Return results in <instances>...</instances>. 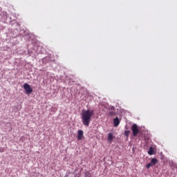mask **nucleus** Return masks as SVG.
<instances>
[{
    "instance_id": "7ed1b4c3",
    "label": "nucleus",
    "mask_w": 177,
    "mask_h": 177,
    "mask_svg": "<svg viewBox=\"0 0 177 177\" xmlns=\"http://www.w3.org/2000/svg\"><path fill=\"white\" fill-rule=\"evenodd\" d=\"M131 131H133V136H138V134L139 133V129L138 128V124H133L131 127Z\"/></svg>"
},
{
    "instance_id": "0eeeda50",
    "label": "nucleus",
    "mask_w": 177,
    "mask_h": 177,
    "mask_svg": "<svg viewBox=\"0 0 177 177\" xmlns=\"http://www.w3.org/2000/svg\"><path fill=\"white\" fill-rule=\"evenodd\" d=\"M108 140H109V142H112L113 141V133H109Z\"/></svg>"
},
{
    "instance_id": "4468645a",
    "label": "nucleus",
    "mask_w": 177,
    "mask_h": 177,
    "mask_svg": "<svg viewBox=\"0 0 177 177\" xmlns=\"http://www.w3.org/2000/svg\"><path fill=\"white\" fill-rule=\"evenodd\" d=\"M84 177H91V176H84Z\"/></svg>"
},
{
    "instance_id": "9d476101",
    "label": "nucleus",
    "mask_w": 177,
    "mask_h": 177,
    "mask_svg": "<svg viewBox=\"0 0 177 177\" xmlns=\"http://www.w3.org/2000/svg\"><path fill=\"white\" fill-rule=\"evenodd\" d=\"M84 175H85V176H91V173L88 171H86L84 172Z\"/></svg>"
},
{
    "instance_id": "423d86ee",
    "label": "nucleus",
    "mask_w": 177,
    "mask_h": 177,
    "mask_svg": "<svg viewBox=\"0 0 177 177\" xmlns=\"http://www.w3.org/2000/svg\"><path fill=\"white\" fill-rule=\"evenodd\" d=\"M148 154L149 156H153V154H154V149L153 148V147H149V149L148 151Z\"/></svg>"
},
{
    "instance_id": "20e7f679",
    "label": "nucleus",
    "mask_w": 177,
    "mask_h": 177,
    "mask_svg": "<svg viewBox=\"0 0 177 177\" xmlns=\"http://www.w3.org/2000/svg\"><path fill=\"white\" fill-rule=\"evenodd\" d=\"M82 138H84V131L82 130H79L77 131V140H82Z\"/></svg>"
},
{
    "instance_id": "6e6552de",
    "label": "nucleus",
    "mask_w": 177,
    "mask_h": 177,
    "mask_svg": "<svg viewBox=\"0 0 177 177\" xmlns=\"http://www.w3.org/2000/svg\"><path fill=\"white\" fill-rule=\"evenodd\" d=\"M157 162H158V161L157 160V158H153V159H151V163L153 165H156V164H157Z\"/></svg>"
},
{
    "instance_id": "1a4fd4ad",
    "label": "nucleus",
    "mask_w": 177,
    "mask_h": 177,
    "mask_svg": "<svg viewBox=\"0 0 177 177\" xmlns=\"http://www.w3.org/2000/svg\"><path fill=\"white\" fill-rule=\"evenodd\" d=\"M109 115H111V116L115 115V112H114V111H110V112H109Z\"/></svg>"
},
{
    "instance_id": "f03ea898",
    "label": "nucleus",
    "mask_w": 177,
    "mask_h": 177,
    "mask_svg": "<svg viewBox=\"0 0 177 177\" xmlns=\"http://www.w3.org/2000/svg\"><path fill=\"white\" fill-rule=\"evenodd\" d=\"M24 89L26 91V93L27 95H30V93H32V88H31V86L30 84L25 83L24 84Z\"/></svg>"
},
{
    "instance_id": "ddd939ff",
    "label": "nucleus",
    "mask_w": 177,
    "mask_h": 177,
    "mask_svg": "<svg viewBox=\"0 0 177 177\" xmlns=\"http://www.w3.org/2000/svg\"><path fill=\"white\" fill-rule=\"evenodd\" d=\"M3 151H5V148H0V153H3Z\"/></svg>"
},
{
    "instance_id": "f257e3e1",
    "label": "nucleus",
    "mask_w": 177,
    "mask_h": 177,
    "mask_svg": "<svg viewBox=\"0 0 177 177\" xmlns=\"http://www.w3.org/2000/svg\"><path fill=\"white\" fill-rule=\"evenodd\" d=\"M95 115V111L92 109L83 110L82 111V121L85 127H89L92 117Z\"/></svg>"
},
{
    "instance_id": "9b49d317",
    "label": "nucleus",
    "mask_w": 177,
    "mask_h": 177,
    "mask_svg": "<svg viewBox=\"0 0 177 177\" xmlns=\"http://www.w3.org/2000/svg\"><path fill=\"white\" fill-rule=\"evenodd\" d=\"M124 136L129 137V131H125Z\"/></svg>"
},
{
    "instance_id": "f8f14e48",
    "label": "nucleus",
    "mask_w": 177,
    "mask_h": 177,
    "mask_svg": "<svg viewBox=\"0 0 177 177\" xmlns=\"http://www.w3.org/2000/svg\"><path fill=\"white\" fill-rule=\"evenodd\" d=\"M153 165L151 164V162H149L147 165V168L149 169L150 168V167H151Z\"/></svg>"
},
{
    "instance_id": "39448f33",
    "label": "nucleus",
    "mask_w": 177,
    "mask_h": 177,
    "mask_svg": "<svg viewBox=\"0 0 177 177\" xmlns=\"http://www.w3.org/2000/svg\"><path fill=\"white\" fill-rule=\"evenodd\" d=\"M113 124H114V127H118V125H120V119H118V117H116L113 120Z\"/></svg>"
}]
</instances>
